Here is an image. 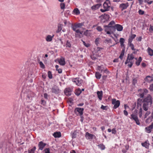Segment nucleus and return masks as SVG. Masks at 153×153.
Here are the masks:
<instances>
[{
  "label": "nucleus",
  "mask_w": 153,
  "mask_h": 153,
  "mask_svg": "<svg viewBox=\"0 0 153 153\" xmlns=\"http://www.w3.org/2000/svg\"><path fill=\"white\" fill-rule=\"evenodd\" d=\"M144 2L145 3H147L148 4H151L152 2V1H149V0H143Z\"/></svg>",
  "instance_id": "nucleus-42"
},
{
  "label": "nucleus",
  "mask_w": 153,
  "mask_h": 153,
  "mask_svg": "<svg viewBox=\"0 0 153 153\" xmlns=\"http://www.w3.org/2000/svg\"><path fill=\"white\" fill-rule=\"evenodd\" d=\"M112 133L114 134H115L116 133V131L115 130V129H113L111 131Z\"/></svg>",
  "instance_id": "nucleus-57"
},
{
  "label": "nucleus",
  "mask_w": 153,
  "mask_h": 153,
  "mask_svg": "<svg viewBox=\"0 0 153 153\" xmlns=\"http://www.w3.org/2000/svg\"><path fill=\"white\" fill-rule=\"evenodd\" d=\"M125 49L124 47V48L122 50L121 54H120L119 57V58L121 60H122L123 59V56L124 55V53H125Z\"/></svg>",
  "instance_id": "nucleus-25"
},
{
  "label": "nucleus",
  "mask_w": 153,
  "mask_h": 153,
  "mask_svg": "<svg viewBox=\"0 0 153 153\" xmlns=\"http://www.w3.org/2000/svg\"><path fill=\"white\" fill-rule=\"evenodd\" d=\"M101 108L103 110H107L108 109V107L107 106H104L102 105L101 107Z\"/></svg>",
  "instance_id": "nucleus-41"
},
{
  "label": "nucleus",
  "mask_w": 153,
  "mask_h": 153,
  "mask_svg": "<svg viewBox=\"0 0 153 153\" xmlns=\"http://www.w3.org/2000/svg\"><path fill=\"white\" fill-rule=\"evenodd\" d=\"M97 30L99 31H101L102 30V28L101 27L98 26L97 27Z\"/></svg>",
  "instance_id": "nucleus-49"
},
{
  "label": "nucleus",
  "mask_w": 153,
  "mask_h": 153,
  "mask_svg": "<svg viewBox=\"0 0 153 153\" xmlns=\"http://www.w3.org/2000/svg\"><path fill=\"white\" fill-rule=\"evenodd\" d=\"M33 93L32 92H28L27 95V98L29 100H31L32 97H33Z\"/></svg>",
  "instance_id": "nucleus-20"
},
{
  "label": "nucleus",
  "mask_w": 153,
  "mask_h": 153,
  "mask_svg": "<svg viewBox=\"0 0 153 153\" xmlns=\"http://www.w3.org/2000/svg\"><path fill=\"white\" fill-rule=\"evenodd\" d=\"M98 146L102 150H104L105 148V146L103 144H100L98 145Z\"/></svg>",
  "instance_id": "nucleus-30"
},
{
  "label": "nucleus",
  "mask_w": 153,
  "mask_h": 153,
  "mask_svg": "<svg viewBox=\"0 0 153 153\" xmlns=\"http://www.w3.org/2000/svg\"><path fill=\"white\" fill-rule=\"evenodd\" d=\"M46 145V143H43L42 141H40L38 144V146L39 149L41 150H42Z\"/></svg>",
  "instance_id": "nucleus-9"
},
{
  "label": "nucleus",
  "mask_w": 153,
  "mask_h": 153,
  "mask_svg": "<svg viewBox=\"0 0 153 153\" xmlns=\"http://www.w3.org/2000/svg\"><path fill=\"white\" fill-rule=\"evenodd\" d=\"M36 147L35 146L32 149L28 150V153H35L36 150Z\"/></svg>",
  "instance_id": "nucleus-28"
},
{
  "label": "nucleus",
  "mask_w": 153,
  "mask_h": 153,
  "mask_svg": "<svg viewBox=\"0 0 153 153\" xmlns=\"http://www.w3.org/2000/svg\"><path fill=\"white\" fill-rule=\"evenodd\" d=\"M91 57L93 60H95L97 59L94 56V55L91 56Z\"/></svg>",
  "instance_id": "nucleus-62"
},
{
  "label": "nucleus",
  "mask_w": 153,
  "mask_h": 153,
  "mask_svg": "<svg viewBox=\"0 0 153 153\" xmlns=\"http://www.w3.org/2000/svg\"><path fill=\"white\" fill-rule=\"evenodd\" d=\"M66 47L69 48H71V44L68 41H67L66 44Z\"/></svg>",
  "instance_id": "nucleus-36"
},
{
  "label": "nucleus",
  "mask_w": 153,
  "mask_h": 153,
  "mask_svg": "<svg viewBox=\"0 0 153 153\" xmlns=\"http://www.w3.org/2000/svg\"><path fill=\"white\" fill-rule=\"evenodd\" d=\"M116 29L117 31H120L123 30V27L120 25H115L114 26H113L112 27V33H113L114 32H115Z\"/></svg>",
  "instance_id": "nucleus-2"
},
{
  "label": "nucleus",
  "mask_w": 153,
  "mask_h": 153,
  "mask_svg": "<svg viewBox=\"0 0 153 153\" xmlns=\"http://www.w3.org/2000/svg\"><path fill=\"white\" fill-rule=\"evenodd\" d=\"M59 64L62 65H64L65 64V59L63 58H61L59 61Z\"/></svg>",
  "instance_id": "nucleus-22"
},
{
  "label": "nucleus",
  "mask_w": 153,
  "mask_h": 153,
  "mask_svg": "<svg viewBox=\"0 0 153 153\" xmlns=\"http://www.w3.org/2000/svg\"><path fill=\"white\" fill-rule=\"evenodd\" d=\"M64 92L65 95L70 96L71 94V91L69 88H66Z\"/></svg>",
  "instance_id": "nucleus-14"
},
{
  "label": "nucleus",
  "mask_w": 153,
  "mask_h": 153,
  "mask_svg": "<svg viewBox=\"0 0 153 153\" xmlns=\"http://www.w3.org/2000/svg\"><path fill=\"white\" fill-rule=\"evenodd\" d=\"M101 4H98L96 5H94L91 7V9L93 10H96L99 8L101 6Z\"/></svg>",
  "instance_id": "nucleus-19"
},
{
  "label": "nucleus",
  "mask_w": 153,
  "mask_h": 153,
  "mask_svg": "<svg viewBox=\"0 0 153 153\" xmlns=\"http://www.w3.org/2000/svg\"><path fill=\"white\" fill-rule=\"evenodd\" d=\"M94 136V135L90 134L88 132L86 133L85 136L88 139H92Z\"/></svg>",
  "instance_id": "nucleus-18"
},
{
  "label": "nucleus",
  "mask_w": 153,
  "mask_h": 153,
  "mask_svg": "<svg viewBox=\"0 0 153 153\" xmlns=\"http://www.w3.org/2000/svg\"><path fill=\"white\" fill-rule=\"evenodd\" d=\"M148 52L150 56H153V50L150 48H148L147 49Z\"/></svg>",
  "instance_id": "nucleus-24"
},
{
  "label": "nucleus",
  "mask_w": 153,
  "mask_h": 153,
  "mask_svg": "<svg viewBox=\"0 0 153 153\" xmlns=\"http://www.w3.org/2000/svg\"><path fill=\"white\" fill-rule=\"evenodd\" d=\"M53 36L54 35H53L52 36L50 35H47L46 38V41L48 42H51L52 40Z\"/></svg>",
  "instance_id": "nucleus-16"
},
{
  "label": "nucleus",
  "mask_w": 153,
  "mask_h": 153,
  "mask_svg": "<svg viewBox=\"0 0 153 153\" xmlns=\"http://www.w3.org/2000/svg\"><path fill=\"white\" fill-rule=\"evenodd\" d=\"M100 17L105 19L106 21H107L109 19V16L108 14L104 13V14L101 16Z\"/></svg>",
  "instance_id": "nucleus-15"
},
{
  "label": "nucleus",
  "mask_w": 153,
  "mask_h": 153,
  "mask_svg": "<svg viewBox=\"0 0 153 153\" xmlns=\"http://www.w3.org/2000/svg\"><path fill=\"white\" fill-rule=\"evenodd\" d=\"M142 39V37L141 36H140L138 38H137V40L138 41H141Z\"/></svg>",
  "instance_id": "nucleus-64"
},
{
  "label": "nucleus",
  "mask_w": 153,
  "mask_h": 153,
  "mask_svg": "<svg viewBox=\"0 0 153 153\" xmlns=\"http://www.w3.org/2000/svg\"><path fill=\"white\" fill-rule=\"evenodd\" d=\"M152 97L149 94L147 95V97L145 98L143 100L142 99L139 98L137 100V106H141V102L143 103L142 108L143 110L145 111H147L149 108L150 107L152 103Z\"/></svg>",
  "instance_id": "nucleus-1"
},
{
  "label": "nucleus",
  "mask_w": 153,
  "mask_h": 153,
  "mask_svg": "<svg viewBox=\"0 0 153 153\" xmlns=\"http://www.w3.org/2000/svg\"><path fill=\"white\" fill-rule=\"evenodd\" d=\"M84 109L83 108H75L74 111L75 113L77 114V115H79L80 116H81L83 114Z\"/></svg>",
  "instance_id": "nucleus-4"
},
{
  "label": "nucleus",
  "mask_w": 153,
  "mask_h": 153,
  "mask_svg": "<svg viewBox=\"0 0 153 153\" xmlns=\"http://www.w3.org/2000/svg\"><path fill=\"white\" fill-rule=\"evenodd\" d=\"M76 137V133L74 132L72 135V138H75Z\"/></svg>",
  "instance_id": "nucleus-51"
},
{
  "label": "nucleus",
  "mask_w": 153,
  "mask_h": 153,
  "mask_svg": "<svg viewBox=\"0 0 153 153\" xmlns=\"http://www.w3.org/2000/svg\"><path fill=\"white\" fill-rule=\"evenodd\" d=\"M101 74L99 72H96L95 74V76L97 79H100L101 76Z\"/></svg>",
  "instance_id": "nucleus-31"
},
{
  "label": "nucleus",
  "mask_w": 153,
  "mask_h": 153,
  "mask_svg": "<svg viewBox=\"0 0 153 153\" xmlns=\"http://www.w3.org/2000/svg\"><path fill=\"white\" fill-rule=\"evenodd\" d=\"M44 151L45 152V153H50V149L49 148H46Z\"/></svg>",
  "instance_id": "nucleus-44"
},
{
  "label": "nucleus",
  "mask_w": 153,
  "mask_h": 153,
  "mask_svg": "<svg viewBox=\"0 0 153 153\" xmlns=\"http://www.w3.org/2000/svg\"><path fill=\"white\" fill-rule=\"evenodd\" d=\"M61 8L62 9H64L65 8V4L64 3H61L60 4Z\"/></svg>",
  "instance_id": "nucleus-40"
},
{
  "label": "nucleus",
  "mask_w": 153,
  "mask_h": 153,
  "mask_svg": "<svg viewBox=\"0 0 153 153\" xmlns=\"http://www.w3.org/2000/svg\"><path fill=\"white\" fill-rule=\"evenodd\" d=\"M109 10V9H101L100 10L102 12H104L105 11H108Z\"/></svg>",
  "instance_id": "nucleus-53"
},
{
  "label": "nucleus",
  "mask_w": 153,
  "mask_h": 153,
  "mask_svg": "<svg viewBox=\"0 0 153 153\" xmlns=\"http://www.w3.org/2000/svg\"><path fill=\"white\" fill-rule=\"evenodd\" d=\"M76 32V33L75 34L76 36V37H78L79 38H81V36L79 34V33L80 32V30L79 29H76V30H74Z\"/></svg>",
  "instance_id": "nucleus-26"
},
{
  "label": "nucleus",
  "mask_w": 153,
  "mask_h": 153,
  "mask_svg": "<svg viewBox=\"0 0 153 153\" xmlns=\"http://www.w3.org/2000/svg\"><path fill=\"white\" fill-rule=\"evenodd\" d=\"M103 69V67L102 66H98V70L100 71L101 73L102 72Z\"/></svg>",
  "instance_id": "nucleus-35"
},
{
  "label": "nucleus",
  "mask_w": 153,
  "mask_h": 153,
  "mask_svg": "<svg viewBox=\"0 0 153 153\" xmlns=\"http://www.w3.org/2000/svg\"><path fill=\"white\" fill-rule=\"evenodd\" d=\"M134 58V57L133 56V55L132 53H131L130 55L129 54H128L127 59H129V60L131 61Z\"/></svg>",
  "instance_id": "nucleus-27"
},
{
  "label": "nucleus",
  "mask_w": 153,
  "mask_h": 153,
  "mask_svg": "<svg viewBox=\"0 0 153 153\" xmlns=\"http://www.w3.org/2000/svg\"><path fill=\"white\" fill-rule=\"evenodd\" d=\"M81 92H82V91H81V90L79 89H77L75 93V94L76 95L79 96L81 93Z\"/></svg>",
  "instance_id": "nucleus-33"
},
{
  "label": "nucleus",
  "mask_w": 153,
  "mask_h": 153,
  "mask_svg": "<svg viewBox=\"0 0 153 153\" xmlns=\"http://www.w3.org/2000/svg\"><path fill=\"white\" fill-rule=\"evenodd\" d=\"M74 12L76 15H78L80 13V11L78 8H75L73 10Z\"/></svg>",
  "instance_id": "nucleus-34"
},
{
  "label": "nucleus",
  "mask_w": 153,
  "mask_h": 153,
  "mask_svg": "<svg viewBox=\"0 0 153 153\" xmlns=\"http://www.w3.org/2000/svg\"><path fill=\"white\" fill-rule=\"evenodd\" d=\"M105 43H111V39H106L105 41Z\"/></svg>",
  "instance_id": "nucleus-54"
},
{
  "label": "nucleus",
  "mask_w": 153,
  "mask_h": 153,
  "mask_svg": "<svg viewBox=\"0 0 153 153\" xmlns=\"http://www.w3.org/2000/svg\"><path fill=\"white\" fill-rule=\"evenodd\" d=\"M72 81L73 82H75L76 85L79 86L81 85L82 83V80L78 78L73 79Z\"/></svg>",
  "instance_id": "nucleus-6"
},
{
  "label": "nucleus",
  "mask_w": 153,
  "mask_h": 153,
  "mask_svg": "<svg viewBox=\"0 0 153 153\" xmlns=\"http://www.w3.org/2000/svg\"><path fill=\"white\" fill-rule=\"evenodd\" d=\"M58 32H59V31H60L62 29V27L60 25H59L58 26Z\"/></svg>",
  "instance_id": "nucleus-52"
},
{
  "label": "nucleus",
  "mask_w": 153,
  "mask_h": 153,
  "mask_svg": "<svg viewBox=\"0 0 153 153\" xmlns=\"http://www.w3.org/2000/svg\"><path fill=\"white\" fill-rule=\"evenodd\" d=\"M51 91L52 93L57 94L59 93V89L57 86H55L52 88Z\"/></svg>",
  "instance_id": "nucleus-10"
},
{
  "label": "nucleus",
  "mask_w": 153,
  "mask_h": 153,
  "mask_svg": "<svg viewBox=\"0 0 153 153\" xmlns=\"http://www.w3.org/2000/svg\"><path fill=\"white\" fill-rule=\"evenodd\" d=\"M53 135L55 138L59 137H61V134L60 132H55L53 134Z\"/></svg>",
  "instance_id": "nucleus-23"
},
{
  "label": "nucleus",
  "mask_w": 153,
  "mask_h": 153,
  "mask_svg": "<svg viewBox=\"0 0 153 153\" xmlns=\"http://www.w3.org/2000/svg\"><path fill=\"white\" fill-rule=\"evenodd\" d=\"M84 25V23H79L74 25L72 26V28L73 30H75L76 29L80 28L82 26Z\"/></svg>",
  "instance_id": "nucleus-8"
},
{
  "label": "nucleus",
  "mask_w": 153,
  "mask_h": 153,
  "mask_svg": "<svg viewBox=\"0 0 153 153\" xmlns=\"http://www.w3.org/2000/svg\"><path fill=\"white\" fill-rule=\"evenodd\" d=\"M83 45L86 47H88L90 46V45L88 43H86L84 41H83Z\"/></svg>",
  "instance_id": "nucleus-48"
},
{
  "label": "nucleus",
  "mask_w": 153,
  "mask_h": 153,
  "mask_svg": "<svg viewBox=\"0 0 153 153\" xmlns=\"http://www.w3.org/2000/svg\"><path fill=\"white\" fill-rule=\"evenodd\" d=\"M136 36V35L133 34L131 35L130 38H132V39H134L135 38V37Z\"/></svg>",
  "instance_id": "nucleus-61"
},
{
  "label": "nucleus",
  "mask_w": 153,
  "mask_h": 153,
  "mask_svg": "<svg viewBox=\"0 0 153 153\" xmlns=\"http://www.w3.org/2000/svg\"><path fill=\"white\" fill-rule=\"evenodd\" d=\"M138 91H141V93L139 94L140 97V98H143L144 95L148 92V91L146 89H144L143 90L139 89L138 90Z\"/></svg>",
  "instance_id": "nucleus-7"
},
{
  "label": "nucleus",
  "mask_w": 153,
  "mask_h": 153,
  "mask_svg": "<svg viewBox=\"0 0 153 153\" xmlns=\"http://www.w3.org/2000/svg\"><path fill=\"white\" fill-rule=\"evenodd\" d=\"M153 128V122H152L151 125L149 126L146 127L145 128L146 129L148 133H150L151 132V130Z\"/></svg>",
  "instance_id": "nucleus-11"
},
{
  "label": "nucleus",
  "mask_w": 153,
  "mask_h": 153,
  "mask_svg": "<svg viewBox=\"0 0 153 153\" xmlns=\"http://www.w3.org/2000/svg\"><path fill=\"white\" fill-rule=\"evenodd\" d=\"M128 6V3L122 4H120V7L121 9L122 10H123L126 9Z\"/></svg>",
  "instance_id": "nucleus-12"
},
{
  "label": "nucleus",
  "mask_w": 153,
  "mask_h": 153,
  "mask_svg": "<svg viewBox=\"0 0 153 153\" xmlns=\"http://www.w3.org/2000/svg\"><path fill=\"white\" fill-rule=\"evenodd\" d=\"M131 62L132 61H130V60H129V59H127L126 62H125V64H127L128 63H130V62Z\"/></svg>",
  "instance_id": "nucleus-60"
},
{
  "label": "nucleus",
  "mask_w": 153,
  "mask_h": 153,
  "mask_svg": "<svg viewBox=\"0 0 153 153\" xmlns=\"http://www.w3.org/2000/svg\"><path fill=\"white\" fill-rule=\"evenodd\" d=\"M125 39L123 38H120V44L124 43Z\"/></svg>",
  "instance_id": "nucleus-50"
},
{
  "label": "nucleus",
  "mask_w": 153,
  "mask_h": 153,
  "mask_svg": "<svg viewBox=\"0 0 153 153\" xmlns=\"http://www.w3.org/2000/svg\"><path fill=\"white\" fill-rule=\"evenodd\" d=\"M142 58L141 57H140L139 58V59L136 62V64L137 66H139L140 65V63L142 61Z\"/></svg>",
  "instance_id": "nucleus-29"
},
{
  "label": "nucleus",
  "mask_w": 153,
  "mask_h": 153,
  "mask_svg": "<svg viewBox=\"0 0 153 153\" xmlns=\"http://www.w3.org/2000/svg\"><path fill=\"white\" fill-rule=\"evenodd\" d=\"M56 70L58 71V73H59L60 74L62 73V70L60 68Z\"/></svg>",
  "instance_id": "nucleus-63"
},
{
  "label": "nucleus",
  "mask_w": 153,
  "mask_h": 153,
  "mask_svg": "<svg viewBox=\"0 0 153 153\" xmlns=\"http://www.w3.org/2000/svg\"><path fill=\"white\" fill-rule=\"evenodd\" d=\"M88 30H87L85 31L84 33V35L86 36H88L89 34H88Z\"/></svg>",
  "instance_id": "nucleus-56"
},
{
  "label": "nucleus",
  "mask_w": 153,
  "mask_h": 153,
  "mask_svg": "<svg viewBox=\"0 0 153 153\" xmlns=\"http://www.w3.org/2000/svg\"><path fill=\"white\" fill-rule=\"evenodd\" d=\"M142 145L143 146L145 147L146 148H148L149 145V143L145 142L144 143H142Z\"/></svg>",
  "instance_id": "nucleus-32"
},
{
  "label": "nucleus",
  "mask_w": 153,
  "mask_h": 153,
  "mask_svg": "<svg viewBox=\"0 0 153 153\" xmlns=\"http://www.w3.org/2000/svg\"><path fill=\"white\" fill-rule=\"evenodd\" d=\"M109 2V1L107 0L103 4V7L104 9H109V8L110 7V5L108 3Z\"/></svg>",
  "instance_id": "nucleus-13"
},
{
  "label": "nucleus",
  "mask_w": 153,
  "mask_h": 153,
  "mask_svg": "<svg viewBox=\"0 0 153 153\" xmlns=\"http://www.w3.org/2000/svg\"><path fill=\"white\" fill-rule=\"evenodd\" d=\"M147 112L145 114V118H146L150 114V112L149 111H146Z\"/></svg>",
  "instance_id": "nucleus-46"
},
{
  "label": "nucleus",
  "mask_w": 153,
  "mask_h": 153,
  "mask_svg": "<svg viewBox=\"0 0 153 153\" xmlns=\"http://www.w3.org/2000/svg\"><path fill=\"white\" fill-rule=\"evenodd\" d=\"M131 117L130 118L131 119L134 120L136 122V123L137 125H139L140 124L139 120L138 119L137 114H132L131 115Z\"/></svg>",
  "instance_id": "nucleus-5"
},
{
  "label": "nucleus",
  "mask_w": 153,
  "mask_h": 153,
  "mask_svg": "<svg viewBox=\"0 0 153 153\" xmlns=\"http://www.w3.org/2000/svg\"><path fill=\"white\" fill-rule=\"evenodd\" d=\"M142 108L141 107L140 108V111L139 112V116L140 117H141L142 115Z\"/></svg>",
  "instance_id": "nucleus-39"
},
{
  "label": "nucleus",
  "mask_w": 153,
  "mask_h": 153,
  "mask_svg": "<svg viewBox=\"0 0 153 153\" xmlns=\"http://www.w3.org/2000/svg\"><path fill=\"white\" fill-rule=\"evenodd\" d=\"M149 89L150 90L153 91V83L150 85Z\"/></svg>",
  "instance_id": "nucleus-59"
},
{
  "label": "nucleus",
  "mask_w": 153,
  "mask_h": 153,
  "mask_svg": "<svg viewBox=\"0 0 153 153\" xmlns=\"http://www.w3.org/2000/svg\"><path fill=\"white\" fill-rule=\"evenodd\" d=\"M129 46L131 47V49L132 50H135V49L134 48V45L132 43H130Z\"/></svg>",
  "instance_id": "nucleus-43"
},
{
  "label": "nucleus",
  "mask_w": 153,
  "mask_h": 153,
  "mask_svg": "<svg viewBox=\"0 0 153 153\" xmlns=\"http://www.w3.org/2000/svg\"><path fill=\"white\" fill-rule=\"evenodd\" d=\"M39 64L40 67L42 68H45V66L42 62L40 61L39 62Z\"/></svg>",
  "instance_id": "nucleus-38"
},
{
  "label": "nucleus",
  "mask_w": 153,
  "mask_h": 153,
  "mask_svg": "<svg viewBox=\"0 0 153 153\" xmlns=\"http://www.w3.org/2000/svg\"><path fill=\"white\" fill-rule=\"evenodd\" d=\"M133 62H130V64H128V66L130 68H131L133 64Z\"/></svg>",
  "instance_id": "nucleus-55"
},
{
  "label": "nucleus",
  "mask_w": 153,
  "mask_h": 153,
  "mask_svg": "<svg viewBox=\"0 0 153 153\" xmlns=\"http://www.w3.org/2000/svg\"><path fill=\"white\" fill-rule=\"evenodd\" d=\"M97 94L98 98L100 100H101L102 99V91H97Z\"/></svg>",
  "instance_id": "nucleus-17"
},
{
  "label": "nucleus",
  "mask_w": 153,
  "mask_h": 153,
  "mask_svg": "<svg viewBox=\"0 0 153 153\" xmlns=\"http://www.w3.org/2000/svg\"><path fill=\"white\" fill-rule=\"evenodd\" d=\"M48 77L50 79L52 78V75L51 71H49L48 72Z\"/></svg>",
  "instance_id": "nucleus-37"
},
{
  "label": "nucleus",
  "mask_w": 153,
  "mask_h": 153,
  "mask_svg": "<svg viewBox=\"0 0 153 153\" xmlns=\"http://www.w3.org/2000/svg\"><path fill=\"white\" fill-rule=\"evenodd\" d=\"M138 13L139 14L142 15L144 14V12L141 10H139L138 11Z\"/></svg>",
  "instance_id": "nucleus-45"
},
{
  "label": "nucleus",
  "mask_w": 153,
  "mask_h": 153,
  "mask_svg": "<svg viewBox=\"0 0 153 153\" xmlns=\"http://www.w3.org/2000/svg\"><path fill=\"white\" fill-rule=\"evenodd\" d=\"M112 103L114 105L113 108L116 109L119 106L120 102L119 100H116V99H112Z\"/></svg>",
  "instance_id": "nucleus-3"
},
{
  "label": "nucleus",
  "mask_w": 153,
  "mask_h": 153,
  "mask_svg": "<svg viewBox=\"0 0 153 153\" xmlns=\"http://www.w3.org/2000/svg\"><path fill=\"white\" fill-rule=\"evenodd\" d=\"M123 113L124 115L126 116H127L128 115V113L126 110H124Z\"/></svg>",
  "instance_id": "nucleus-58"
},
{
  "label": "nucleus",
  "mask_w": 153,
  "mask_h": 153,
  "mask_svg": "<svg viewBox=\"0 0 153 153\" xmlns=\"http://www.w3.org/2000/svg\"><path fill=\"white\" fill-rule=\"evenodd\" d=\"M115 24V22L114 21H112L111 22H110L109 24L108 25H105L104 27H111V29H112V27L113 26H111L112 25Z\"/></svg>",
  "instance_id": "nucleus-21"
},
{
  "label": "nucleus",
  "mask_w": 153,
  "mask_h": 153,
  "mask_svg": "<svg viewBox=\"0 0 153 153\" xmlns=\"http://www.w3.org/2000/svg\"><path fill=\"white\" fill-rule=\"evenodd\" d=\"M137 82V79L136 78H134L133 80L132 81L133 84L134 85H135Z\"/></svg>",
  "instance_id": "nucleus-47"
}]
</instances>
